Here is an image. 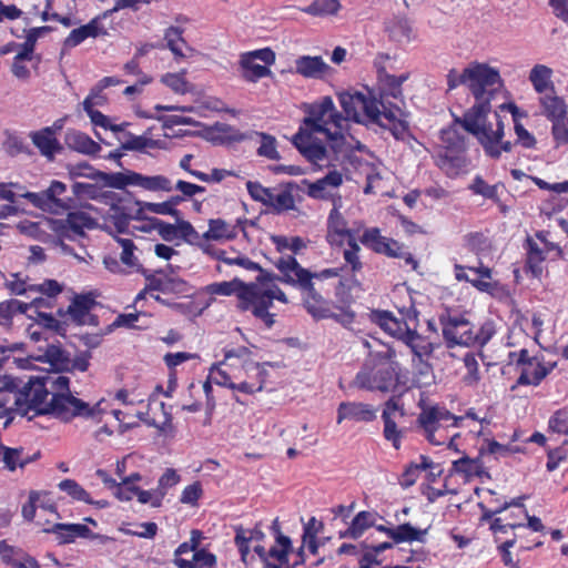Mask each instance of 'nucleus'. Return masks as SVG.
<instances>
[{"instance_id": "f257e3e1", "label": "nucleus", "mask_w": 568, "mask_h": 568, "mask_svg": "<svg viewBox=\"0 0 568 568\" xmlns=\"http://www.w3.org/2000/svg\"><path fill=\"white\" fill-rule=\"evenodd\" d=\"M47 372L44 375L33 376L43 383L47 392L45 398L51 393L50 402L34 408V416L53 415L64 423L71 422L74 417L95 418L102 413L101 404L98 402L94 406H90L82 399L73 396L70 392V378L68 376L58 375Z\"/></svg>"}, {"instance_id": "9d476101", "label": "nucleus", "mask_w": 568, "mask_h": 568, "mask_svg": "<svg viewBox=\"0 0 568 568\" xmlns=\"http://www.w3.org/2000/svg\"><path fill=\"white\" fill-rule=\"evenodd\" d=\"M402 393L390 396L384 404L382 419L384 422L383 435L386 440L392 442L395 449H399L403 430L397 427L396 417H404L405 410L399 403Z\"/></svg>"}, {"instance_id": "f03ea898", "label": "nucleus", "mask_w": 568, "mask_h": 568, "mask_svg": "<svg viewBox=\"0 0 568 568\" xmlns=\"http://www.w3.org/2000/svg\"><path fill=\"white\" fill-rule=\"evenodd\" d=\"M501 87H496L489 91V94L479 103H474L465 111L463 116H455L454 124H459L466 132L474 135L478 143L483 146L487 156L494 160L499 159L498 143L505 135L504 122L498 112L496 116V130L491 123L487 121V116L491 111V100Z\"/></svg>"}, {"instance_id": "cd10ccee", "label": "nucleus", "mask_w": 568, "mask_h": 568, "mask_svg": "<svg viewBox=\"0 0 568 568\" xmlns=\"http://www.w3.org/2000/svg\"><path fill=\"white\" fill-rule=\"evenodd\" d=\"M464 419L463 416H455L445 407L434 406L423 410L418 416V423L420 425H435L439 426L442 422L453 420V426L458 427L459 423Z\"/></svg>"}, {"instance_id": "603ef678", "label": "nucleus", "mask_w": 568, "mask_h": 568, "mask_svg": "<svg viewBox=\"0 0 568 568\" xmlns=\"http://www.w3.org/2000/svg\"><path fill=\"white\" fill-rule=\"evenodd\" d=\"M58 487L74 500L83 501L85 504L92 503L90 494L74 479H63L59 483Z\"/></svg>"}, {"instance_id": "09e8293b", "label": "nucleus", "mask_w": 568, "mask_h": 568, "mask_svg": "<svg viewBox=\"0 0 568 568\" xmlns=\"http://www.w3.org/2000/svg\"><path fill=\"white\" fill-rule=\"evenodd\" d=\"M41 195L44 203V212L58 213L55 207L61 209L63 211H68L73 206L72 199H68V201L59 199L51 186H49L47 190L41 191Z\"/></svg>"}, {"instance_id": "20e7f679", "label": "nucleus", "mask_w": 568, "mask_h": 568, "mask_svg": "<svg viewBox=\"0 0 568 568\" xmlns=\"http://www.w3.org/2000/svg\"><path fill=\"white\" fill-rule=\"evenodd\" d=\"M274 265L281 273H284L281 278L283 284L305 292L304 306L314 318H328L331 316L327 301L315 288L312 272L302 267L295 256H282Z\"/></svg>"}, {"instance_id": "f8f14e48", "label": "nucleus", "mask_w": 568, "mask_h": 568, "mask_svg": "<svg viewBox=\"0 0 568 568\" xmlns=\"http://www.w3.org/2000/svg\"><path fill=\"white\" fill-rule=\"evenodd\" d=\"M379 103L381 120L385 119L387 121L385 130H388L396 140H404L409 132L408 112L389 101H385L383 93H379Z\"/></svg>"}, {"instance_id": "473e14b6", "label": "nucleus", "mask_w": 568, "mask_h": 568, "mask_svg": "<svg viewBox=\"0 0 568 568\" xmlns=\"http://www.w3.org/2000/svg\"><path fill=\"white\" fill-rule=\"evenodd\" d=\"M134 178V185L140 186L146 191L156 192V191H164L170 192L172 191V183L171 181L164 176V175H143L141 173L135 172Z\"/></svg>"}, {"instance_id": "5fc2aeb1", "label": "nucleus", "mask_w": 568, "mask_h": 568, "mask_svg": "<svg viewBox=\"0 0 568 568\" xmlns=\"http://www.w3.org/2000/svg\"><path fill=\"white\" fill-rule=\"evenodd\" d=\"M23 448H11L0 444V458L8 470L13 471L22 463Z\"/></svg>"}, {"instance_id": "f3484780", "label": "nucleus", "mask_w": 568, "mask_h": 568, "mask_svg": "<svg viewBox=\"0 0 568 568\" xmlns=\"http://www.w3.org/2000/svg\"><path fill=\"white\" fill-rule=\"evenodd\" d=\"M313 132L301 126L292 138V144L311 163H317L326 158L327 150L320 141L313 140Z\"/></svg>"}, {"instance_id": "774afa93", "label": "nucleus", "mask_w": 568, "mask_h": 568, "mask_svg": "<svg viewBox=\"0 0 568 568\" xmlns=\"http://www.w3.org/2000/svg\"><path fill=\"white\" fill-rule=\"evenodd\" d=\"M470 190L475 194L483 195L486 199L493 200L495 202L499 201L498 193H497V185L487 184L480 175H477L474 179V181L470 185Z\"/></svg>"}, {"instance_id": "3c124183", "label": "nucleus", "mask_w": 568, "mask_h": 568, "mask_svg": "<svg viewBox=\"0 0 568 568\" xmlns=\"http://www.w3.org/2000/svg\"><path fill=\"white\" fill-rule=\"evenodd\" d=\"M392 239L381 235L379 229L373 227L364 231L359 241L362 244L369 246L375 253L382 254L381 250H385Z\"/></svg>"}, {"instance_id": "a19ab883", "label": "nucleus", "mask_w": 568, "mask_h": 568, "mask_svg": "<svg viewBox=\"0 0 568 568\" xmlns=\"http://www.w3.org/2000/svg\"><path fill=\"white\" fill-rule=\"evenodd\" d=\"M440 139L446 145V149L450 152L460 153L467 149V140L465 135L459 133V131L454 126L442 130Z\"/></svg>"}, {"instance_id": "5701e85b", "label": "nucleus", "mask_w": 568, "mask_h": 568, "mask_svg": "<svg viewBox=\"0 0 568 568\" xmlns=\"http://www.w3.org/2000/svg\"><path fill=\"white\" fill-rule=\"evenodd\" d=\"M64 142L69 149L85 155H97L101 150L100 144L88 134L73 129L67 131Z\"/></svg>"}, {"instance_id": "ea45409f", "label": "nucleus", "mask_w": 568, "mask_h": 568, "mask_svg": "<svg viewBox=\"0 0 568 568\" xmlns=\"http://www.w3.org/2000/svg\"><path fill=\"white\" fill-rule=\"evenodd\" d=\"M526 242L528 245L526 266L535 277H539L542 274L541 263L545 261L546 256L534 240L528 237Z\"/></svg>"}, {"instance_id": "4d7b16f0", "label": "nucleus", "mask_w": 568, "mask_h": 568, "mask_svg": "<svg viewBox=\"0 0 568 568\" xmlns=\"http://www.w3.org/2000/svg\"><path fill=\"white\" fill-rule=\"evenodd\" d=\"M250 134L251 136L253 134L258 135L262 139V143L257 149L260 156H265L270 160H280L281 156L276 150V139L273 135L263 132H252Z\"/></svg>"}, {"instance_id": "7c9ffc66", "label": "nucleus", "mask_w": 568, "mask_h": 568, "mask_svg": "<svg viewBox=\"0 0 568 568\" xmlns=\"http://www.w3.org/2000/svg\"><path fill=\"white\" fill-rule=\"evenodd\" d=\"M385 31L395 42H409L413 39V28L406 18L395 17L386 23Z\"/></svg>"}, {"instance_id": "0e129e2a", "label": "nucleus", "mask_w": 568, "mask_h": 568, "mask_svg": "<svg viewBox=\"0 0 568 568\" xmlns=\"http://www.w3.org/2000/svg\"><path fill=\"white\" fill-rule=\"evenodd\" d=\"M246 189L254 201L261 202L266 206L273 203L274 194L270 189L264 187L261 183L247 181Z\"/></svg>"}, {"instance_id": "680f3d73", "label": "nucleus", "mask_w": 568, "mask_h": 568, "mask_svg": "<svg viewBox=\"0 0 568 568\" xmlns=\"http://www.w3.org/2000/svg\"><path fill=\"white\" fill-rule=\"evenodd\" d=\"M7 139L3 142V149L10 156H17L18 154L26 153L30 154V150L24 141L16 133L6 131Z\"/></svg>"}, {"instance_id": "393cba45", "label": "nucleus", "mask_w": 568, "mask_h": 568, "mask_svg": "<svg viewBox=\"0 0 568 568\" xmlns=\"http://www.w3.org/2000/svg\"><path fill=\"white\" fill-rule=\"evenodd\" d=\"M296 72L304 78L321 79L331 70L322 57L302 55L295 61Z\"/></svg>"}, {"instance_id": "aec40b11", "label": "nucleus", "mask_w": 568, "mask_h": 568, "mask_svg": "<svg viewBox=\"0 0 568 568\" xmlns=\"http://www.w3.org/2000/svg\"><path fill=\"white\" fill-rule=\"evenodd\" d=\"M106 18L108 17H102L101 13L93 18L89 23L73 29L65 38L63 45L67 48H74L90 37L97 38L98 36L108 34L106 29L101 24V20Z\"/></svg>"}, {"instance_id": "a211bd4d", "label": "nucleus", "mask_w": 568, "mask_h": 568, "mask_svg": "<svg viewBox=\"0 0 568 568\" xmlns=\"http://www.w3.org/2000/svg\"><path fill=\"white\" fill-rule=\"evenodd\" d=\"M246 223L247 220L239 219L236 225H231L223 219H211L209 220V230L203 233L202 237L205 241H232L237 236V226H240L242 232L245 234Z\"/></svg>"}, {"instance_id": "de8ad7c7", "label": "nucleus", "mask_w": 568, "mask_h": 568, "mask_svg": "<svg viewBox=\"0 0 568 568\" xmlns=\"http://www.w3.org/2000/svg\"><path fill=\"white\" fill-rule=\"evenodd\" d=\"M180 481V476L172 468H168L159 479L156 496L152 500V507H160L162 499L166 495V489L175 486Z\"/></svg>"}, {"instance_id": "2f4dec72", "label": "nucleus", "mask_w": 568, "mask_h": 568, "mask_svg": "<svg viewBox=\"0 0 568 568\" xmlns=\"http://www.w3.org/2000/svg\"><path fill=\"white\" fill-rule=\"evenodd\" d=\"M363 94L362 92L355 91L351 92H342L338 94V101L346 114V119H351L356 123H362L361 114L358 113V108H361L363 103Z\"/></svg>"}, {"instance_id": "13d9d810", "label": "nucleus", "mask_w": 568, "mask_h": 568, "mask_svg": "<svg viewBox=\"0 0 568 568\" xmlns=\"http://www.w3.org/2000/svg\"><path fill=\"white\" fill-rule=\"evenodd\" d=\"M341 4L337 0H314L304 11L311 16L335 14Z\"/></svg>"}, {"instance_id": "052dcab7", "label": "nucleus", "mask_w": 568, "mask_h": 568, "mask_svg": "<svg viewBox=\"0 0 568 568\" xmlns=\"http://www.w3.org/2000/svg\"><path fill=\"white\" fill-rule=\"evenodd\" d=\"M113 214L110 215V221L115 227L118 233H126L131 220V214L126 212L124 206L113 203L110 207Z\"/></svg>"}, {"instance_id": "58836bf2", "label": "nucleus", "mask_w": 568, "mask_h": 568, "mask_svg": "<svg viewBox=\"0 0 568 568\" xmlns=\"http://www.w3.org/2000/svg\"><path fill=\"white\" fill-rule=\"evenodd\" d=\"M322 521L316 520L315 517L308 519L303 527L302 545H306L312 555L318 551L317 534L323 529Z\"/></svg>"}, {"instance_id": "c9c22d12", "label": "nucleus", "mask_w": 568, "mask_h": 568, "mask_svg": "<svg viewBox=\"0 0 568 568\" xmlns=\"http://www.w3.org/2000/svg\"><path fill=\"white\" fill-rule=\"evenodd\" d=\"M428 529H418L409 523L400 524L394 528L393 541L394 544L425 541V536Z\"/></svg>"}, {"instance_id": "6ab92c4d", "label": "nucleus", "mask_w": 568, "mask_h": 568, "mask_svg": "<svg viewBox=\"0 0 568 568\" xmlns=\"http://www.w3.org/2000/svg\"><path fill=\"white\" fill-rule=\"evenodd\" d=\"M376 418V409L373 406L356 402H342L337 408V423L343 420L373 422Z\"/></svg>"}, {"instance_id": "423d86ee", "label": "nucleus", "mask_w": 568, "mask_h": 568, "mask_svg": "<svg viewBox=\"0 0 568 568\" xmlns=\"http://www.w3.org/2000/svg\"><path fill=\"white\" fill-rule=\"evenodd\" d=\"M374 320L382 329L407 345L413 358H427L434 352V345L417 333L416 325L410 327L406 322H399L389 311H375Z\"/></svg>"}, {"instance_id": "7ed1b4c3", "label": "nucleus", "mask_w": 568, "mask_h": 568, "mask_svg": "<svg viewBox=\"0 0 568 568\" xmlns=\"http://www.w3.org/2000/svg\"><path fill=\"white\" fill-rule=\"evenodd\" d=\"M396 352L388 347L384 352L369 355L356 374L354 384L362 389L395 394L399 390V363L394 361Z\"/></svg>"}, {"instance_id": "72a5a7b5", "label": "nucleus", "mask_w": 568, "mask_h": 568, "mask_svg": "<svg viewBox=\"0 0 568 568\" xmlns=\"http://www.w3.org/2000/svg\"><path fill=\"white\" fill-rule=\"evenodd\" d=\"M552 74V70L544 64H536L529 73V80L534 85V89L538 93H544L548 89L555 93V88L552 82L550 81Z\"/></svg>"}, {"instance_id": "b1692460", "label": "nucleus", "mask_w": 568, "mask_h": 568, "mask_svg": "<svg viewBox=\"0 0 568 568\" xmlns=\"http://www.w3.org/2000/svg\"><path fill=\"white\" fill-rule=\"evenodd\" d=\"M327 229L328 232L326 239L331 244L343 245V237H355L353 231L347 229L346 220L336 207H334L329 213Z\"/></svg>"}, {"instance_id": "dca6fc26", "label": "nucleus", "mask_w": 568, "mask_h": 568, "mask_svg": "<svg viewBox=\"0 0 568 568\" xmlns=\"http://www.w3.org/2000/svg\"><path fill=\"white\" fill-rule=\"evenodd\" d=\"M439 324L448 348L464 345V333L468 334L471 327L470 322L462 315L452 316L450 314H443L439 316Z\"/></svg>"}, {"instance_id": "49530a36", "label": "nucleus", "mask_w": 568, "mask_h": 568, "mask_svg": "<svg viewBox=\"0 0 568 568\" xmlns=\"http://www.w3.org/2000/svg\"><path fill=\"white\" fill-rule=\"evenodd\" d=\"M296 187V183L291 181L285 184V190L277 195H274L272 206L274 212L281 213L284 211L293 210L295 207L294 197L292 194L293 189Z\"/></svg>"}, {"instance_id": "412c9836", "label": "nucleus", "mask_w": 568, "mask_h": 568, "mask_svg": "<svg viewBox=\"0 0 568 568\" xmlns=\"http://www.w3.org/2000/svg\"><path fill=\"white\" fill-rule=\"evenodd\" d=\"M30 138L41 155L45 156L49 161H52L54 155L62 151V145L54 136L53 128H43L39 131H33L30 133Z\"/></svg>"}, {"instance_id": "bb28decb", "label": "nucleus", "mask_w": 568, "mask_h": 568, "mask_svg": "<svg viewBox=\"0 0 568 568\" xmlns=\"http://www.w3.org/2000/svg\"><path fill=\"white\" fill-rule=\"evenodd\" d=\"M183 28L174 26L169 27L164 32V40L166 42L165 48H168L173 53L176 60L187 57V54L183 51V48H185L191 53L194 51L183 38Z\"/></svg>"}, {"instance_id": "69168bd1", "label": "nucleus", "mask_w": 568, "mask_h": 568, "mask_svg": "<svg viewBox=\"0 0 568 568\" xmlns=\"http://www.w3.org/2000/svg\"><path fill=\"white\" fill-rule=\"evenodd\" d=\"M68 173L71 179L77 178H88L95 182L100 181L99 176H95V172H101L100 170L94 169L89 162H79L77 164H68L67 166Z\"/></svg>"}, {"instance_id": "e2e57ef3", "label": "nucleus", "mask_w": 568, "mask_h": 568, "mask_svg": "<svg viewBox=\"0 0 568 568\" xmlns=\"http://www.w3.org/2000/svg\"><path fill=\"white\" fill-rule=\"evenodd\" d=\"M348 248L344 250L343 257L345 262L351 266L353 273L359 272L363 268V263L359 258L361 247L356 242L355 237L347 239Z\"/></svg>"}, {"instance_id": "0eeeda50", "label": "nucleus", "mask_w": 568, "mask_h": 568, "mask_svg": "<svg viewBox=\"0 0 568 568\" xmlns=\"http://www.w3.org/2000/svg\"><path fill=\"white\" fill-rule=\"evenodd\" d=\"M9 392L16 394L14 405L21 416H28L29 410H34L45 402V389L43 383L30 376L27 382L12 375L0 376V393Z\"/></svg>"}, {"instance_id": "6e6552de", "label": "nucleus", "mask_w": 568, "mask_h": 568, "mask_svg": "<svg viewBox=\"0 0 568 568\" xmlns=\"http://www.w3.org/2000/svg\"><path fill=\"white\" fill-rule=\"evenodd\" d=\"M254 290L255 287L253 284H246V282L242 281L239 277H234L231 281L212 283L206 286V292L212 295H236V308L240 312H250Z\"/></svg>"}, {"instance_id": "37998d69", "label": "nucleus", "mask_w": 568, "mask_h": 568, "mask_svg": "<svg viewBox=\"0 0 568 568\" xmlns=\"http://www.w3.org/2000/svg\"><path fill=\"white\" fill-rule=\"evenodd\" d=\"M241 67L244 69L243 77L248 82H256L257 80L271 75V70L266 65H261L254 62L253 59L242 54Z\"/></svg>"}, {"instance_id": "bf43d9fd", "label": "nucleus", "mask_w": 568, "mask_h": 568, "mask_svg": "<svg viewBox=\"0 0 568 568\" xmlns=\"http://www.w3.org/2000/svg\"><path fill=\"white\" fill-rule=\"evenodd\" d=\"M186 71L183 70L178 73H166L162 75L161 82L169 87L172 91L179 94H185L190 91L189 82L185 80Z\"/></svg>"}, {"instance_id": "864d4df0", "label": "nucleus", "mask_w": 568, "mask_h": 568, "mask_svg": "<svg viewBox=\"0 0 568 568\" xmlns=\"http://www.w3.org/2000/svg\"><path fill=\"white\" fill-rule=\"evenodd\" d=\"M100 182L94 184L92 183H81L74 182L72 184V192L74 196L79 200H99L101 196L105 195L102 193Z\"/></svg>"}, {"instance_id": "a18cd8bd", "label": "nucleus", "mask_w": 568, "mask_h": 568, "mask_svg": "<svg viewBox=\"0 0 568 568\" xmlns=\"http://www.w3.org/2000/svg\"><path fill=\"white\" fill-rule=\"evenodd\" d=\"M494 334L495 329L491 323L483 324L477 333H474L473 328L470 327V332L468 334L464 333V346H484L491 339Z\"/></svg>"}, {"instance_id": "4468645a", "label": "nucleus", "mask_w": 568, "mask_h": 568, "mask_svg": "<svg viewBox=\"0 0 568 568\" xmlns=\"http://www.w3.org/2000/svg\"><path fill=\"white\" fill-rule=\"evenodd\" d=\"M43 532L52 534L55 536L58 545H67L73 542L77 538L84 539H101L105 540L106 537L93 532L84 524H53L49 528H44Z\"/></svg>"}, {"instance_id": "338daca9", "label": "nucleus", "mask_w": 568, "mask_h": 568, "mask_svg": "<svg viewBox=\"0 0 568 568\" xmlns=\"http://www.w3.org/2000/svg\"><path fill=\"white\" fill-rule=\"evenodd\" d=\"M212 255L219 260L224 262L227 265H239L248 271H257L260 270V264L251 261L248 257L244 255H237L234 260H225V251L224 250H215Z\"/></svg>"}, {"instance_id": "ddd939ff", "label": "nucleus", "mask_w": 568, "mask_h": 568, "mask_svg": "<svg viewBox=\"0 0 568 568\" xmlns=\"http://www.w3.org/2000/svg\"><path fill=\"white\" fill-rule=\"evenodd\" d=\"M70 358L71 354L65 351L60 343L58 344H48L43 349L42 354L30 356L29 358L19 359V366L22 368H27V364L30 359L48 363L51 366V373L61 374L68 373L70 371Z\"/></svg>"}, {"instance_id": "e433bc0d", "label": "nucleus", "mask_w": 568, "mask_h": 568, "mask_svg": "<svg viewBox=\"0 0 568 568\" xmlns=\"http://www.w3.org/2000/svg\"><path fill=\"white\" fill-rule=\"evenodd\" d=\"M305 111L307 113V116L303 119V124L306 126L305 129L315 133L326 131L327 122L324 120L326 114L317 103L306 105Z\"/></svg>"}, {"instance_id": "4be33fe9", "label": "nucleus", "mask_w": 568, "mask_h": 568, "mask_svg": "<svg viewBox=\"0 0 568 568\" xmlns=\"http://www.w3.org/2000/svg\"><path fill=\"white\" fill-rule=\"evenodd\" d=\"M95 305L97 301L92 293L77 294L65 310V313H68L70 322L78 326H83V317H87Z\"/></svg>"}, {"instance_id": "c85d7f7f", "label": "nucleus", "mask_w": 568, "mask_h": 568, "mask_svg": "<svg viewBox=\"0 0 568 568\" xmlns=\"http://www.w3.org/2000/svg\"><path fill=\"white\" fill-rule=\"evenodd\" d=\"M542 114L549 121L564 120L567 115V106L562 98L552 94H545L539 99Z\"/></svg>"}, {"instance_id": "a878e982", "label": "nucleus", "mask_w": 568, "mask_h": 568, "mask_svg": "<svg viewBox=\"0 0 568 568\" xmlns=\"http://www.w3.org/2000/svg\"><path fill=\"white\" fill-rule=\"evenodd\" d=\"M375 526V514L359 511L352 520L347 529L339 531V538L358 539L371 527Z\"/></svg>"}, {"instance_id": "79ce46f5", "label": "nucleus", "mask_w": 568, "mask_h": 568, "mask_svg": "<svg viewBox=\"0 0 568 568\" xmlns=\"http://www.w3.org/2000/svg\"><path fill=\"white\" fill-rule=\"evenodd\" d=\"M37 325L52 331L61 337L67 336L68 320H57L51 313L37 312Z\"/></svg>"}, {"instance_id": "39448f33", "label": "nucleus", "mask_w": 568, "mask_h": 568, "mask_svg": "<svg viewBox=\"0 0 568 568\" xmlns=\"http://www.w3.org/2000/svg\"><path fill=\"white\" fill-rule=\"evenodd\" d=\"M446 78L448 91L456 89L458 85H466L473 94L475 103L481 102L490 90L504 85L498 69L476 61L469 63L462 73H458L456 69H450Z\"/></svg>"}, {"instance_id": "f704fd0d", "label": "nucleus", "mask_w": 568, "mask_h": 568, "mask_svg": "<svg viewBox=\"0 0 568 568\" xmlns=\"http://www.w3.org/2000/svg\"><path fill=\"white\" fill-rule=\"evenodd\" d=\"M51 31H53L51 26L31 28L26 36V41L19 45L21 50L17 53V59H32L38 39Z\"/></svg>"}, {"instance_id": "2eb2a0df", "label": "nucleus", "mask_w": 568, "mask_h": 568, "mask_svg": "<svg viewBox=\"0 0 568 568\" xmlns=\"http://www.w3.org/2000/svg\"><path fill=\"white\" fill-rule=\"evenodd\" d=\"M199 134L214 145H231L251 139V134L243 133L223 122H215L213 125L204 126L203 131Z\"/></svg>"}, {"instance_id": "c756f323", "label": "nucleus", "mask_w": 568, "mask_h": 568, "mask_svg": "<svg viewBox=\"0 0 568 568\" xmlns=\"http://www.w3.org/2000/svg\"><path fill=\"white\" fill-rule=\"evenodd\" d=\"M135 171L125 170V172H95V176L100 178L102 186L112 187L116 190H124L128 185H134Z\"/></svg>"}, {"instance_id": "6e6d98bb", "label": "nucleus", "mask_w": 568, "mask_h": 568, "mask_svg": "<svg viewBox=\"0 0 568 568\" xmlns=\"http://www.w3.org/2000/svg\"><path fill=\"white\" fill-rule=\"evenodd\" d=\"M549 375V369H546V365L541 362L537 363V366L530 377L529 372L524 368L517 378L516 385H534L538 386L544 378Z\"/></svg>"}, {"instance_id": "1a4fd4ad", "label": "nucleus", "mask_w": 568, "mask_h": 568, "mask_svg": "<svg viewBox=\"0 0 568 568\" xmlns=\"http://www.w3.org/2000/svg\"><path fill=\"white\" fill-rule=\"evenodd\" d=\"M256 287L252 296V305L250 312L255 318L261 320L267 328H272L275 324V315L270 312L273 301L277 300L284 304L288 302L286 294L276 285L273 288H265L264 292L256 295Z\"/></svg>"}, {"instance_id": "8fccbe9b", "label": "nucleus", "mask_w": 568, "mask_h": 568, "mask_svg": "<svg viewBox=\"0 0 568 568\" xmlns=\"http://www.w3.org/2000/svg\"><path fill=\"white\" fill-rule=\"evenodd\" d=\"M361 109H363L365 115L368 119V123L376 124L382 129H386V125L383 120H381V103L379 98H367L365 94H363V103L361 105Z\"/></svg>"}, {"instance_id": "9b49d317", "label": "nucleus", "mask_w": 568, "mask_h": 568, "mask_svg": "<svg viewBox=\"0 0 568 568\" xmlns=\"http://www.w3.org/2000/svg\"><path fill=\"white\" fill-rule=\"evenodd\" d=\"M138 273L148 282L145 290L158 291L163 294H180L186 291V282L180 277H172L163 268L151 272L142 265L138 266Z\"/></svg>"}, {"instance_id": "c03bdc74", "label": "nucleus", "mask_w": 568, "mask_h": 568, "mask_svg": "<svg viewBox=\"0 0 568 568\" xmlns=\"http://www.w3.org/2000/svg\"><path fill=\"white\" fill-rule=\"evenodd\" d=\"M148 134V132L145 133ZM129 140L121 144L124 151H143L145 148L161 149L162 142L146 138V135H134L128 132Z\"/></svg>"}, {"instance_id": "4c0bfd02", "label": "nucleus", "mask_w": 568, "mask_h": 568, "mask_svg": "<svg viewBox=\"0 0 568 568\" xmlns=\"http://www.w3.org/2000/svg\"><path fill=\"white\" fill-rule=\"evenodd\" d=\"M65 223L75 235L83 236L84 229H93L95 221L88 213L82 211L69 212Z\"/></svg>"}]
</instances>
